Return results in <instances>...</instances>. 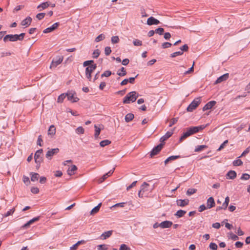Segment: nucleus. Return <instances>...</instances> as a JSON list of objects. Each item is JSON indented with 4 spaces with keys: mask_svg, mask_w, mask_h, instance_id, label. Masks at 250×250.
I'll use <instances>...</instances> for the list:
<instances>
[{
    "mask_svg": "<svg viewBox=\"0 0 250 250\" xmlns=\"http://www.w3.org/2000/svg\"><path fill=\"white\" fill-rule=\"evenodd\" d=\"M94 128H95L94 137L95 138H97L100 133L101 128L98 127L96 125H94Z\"/></svg>",
    "mask_w": 250,
    "mask_h": 250,
    "instance_id": "33",
    "label": "nucleus"
},
{
    "mask_svg": "<svg viewBox=\"0 0 250 250\" xmlns=\"http://www.w3.org/2000/svg\"><path fill=\"white\" fill-rule=\"evenodd\" d=\"M160 23V21L154 18L153 17H150L147 20V24L149 25H157Z\"/></svg>",
    "mask_w": 250,
    "mask_h": 250,
    "instance_id": "14",
    "label": "nucleus"
},
{
    "mask_svg": "<svg viewBox=\"0 0 250 250\" xmlns=\"http://www.w3.org/2000/svg\"><path fill=\"white\" fill-rule=\"evenodd\" d=\"M250 151V147H247L242 153L241 156H240L238 158H240L241 157L244 156L247 154L249 153Z\"/></svg>",
    "mask_w": 250,
    "mask_h": 250,
    "instance_id": "59",
    "label": "nucleus"
},
{
    "mask_svg": "<svg viewBox=\"0 0 250 250\" xmlns=\"http://www.w3.org/2000/svg\"><path fill=\"white\" fill-rule=\"evenodd\" d=\"M25 36V33H22L20 35L15 34L12 35L10 34V42H16L18 40L22 41Z\"/></svg>",
    "mask_w": 250,
    "mask_h": 250,
    "instance_id": "7",
    "label": "nucleus"
},
{
    "mask_svg": "<svg viewBox=\"0 0 250 250\" xmlns=\"http://www.w3.org/2000/svg\"><path fill=\"white\" fill-rule=\"evenodd\" d=\"M181 158V156L180 155H173V156H171L169 157H168V160H169V161H172V160H174L175 159H178V158Z\"/></svg>",
    "mask_w": 250,
    "mask_h": 250,
    "instance_id": "63",
    "label": "nucleus"
},
{
    "mask_svg": "<svg viewBox=\"0 0 250 250\" xmlns=\"http://www.w3.org/2000/svg\"><path fill=\"white\" fill-rule=\"evenodd\" d=\"M181 50L183 51H188V47L187 44H184L182 47L180 48Z\"/></svg>",
    "mask_w": 250,
    "mask_h": 250,
    "instance_id": "64",
    "label": "nucleus"
},
{
    "mask_svg": "<svg viewBox=\"0 0 250 250\" xmlns=\"http://www.w3.org/2000/svg\"><path fill=\"white\" fill-rule=\"evenodd\" d=\"M112 234V230L105 231L101 235V237H103V239H106V238H109Z\"/></svg>",
    "mask_w": 250,
    "mask_h": 250,
    "instance_id": "25",
    "label": "nucleus"
},
{
    "mask_svg": "<svg viewBox=\"0 0 250 250\" xmlns=\"http://www.w3.org/2000/svg\"><path fill=\"white\" fill-rule=\"evenodd\" d=\"M49 2H45L42 3L38 6V8L42 7V9H44L47 7L49 5Z\"/></svg>",
    "mask_w": 250,
    "mask_h": 250,
    "instance_id": "45",
    "label": "nucleus"
},
{
    "mask_svg": "<svg viewBox=\"0 0 250 250\" xmlns=\"http://www.w3.org/2000/svg\"><path fill=\"white\" fill-rule=\"evenodd\" d=\"M189 202V201L188 199H185L184 200L178 199V200H177L176 203L178 206L183 207H185V206L188 205Z\"/></svg>",
    "mask_w": 250,
    "mask_h": 250,
    "instance_id": "11",
    "label": "nucleus"
},
{
    "mask_svg": "<svg viewBox=\"0 0 250 250\" xmlns=\"http://www.w3.org/2000/svg\"><path fill=\"white\" fill-rule=\"evenodd\" d=\"M31 191L34 194H37L39 192V189L37 187H32Z\"/></svg>",
    "mask_w": 250,
    "mask_h": 250,
    "instance_id": "62",
    "label": "nucleus"
},
{
    "mask_svg": "<svg viewBox=\"0 0 250 250\" xmlns=\"http://www.w3.org/2000/svg\"><path fill=\"white\" fill-rule=\"evenodd\" d=\"M75 94L76 93L75 92H69L66 93V97H67L68 100L71 101L72 103L77 102L79 100V99L74 96Z\"/></svg>",
    "mask_w": 250,
    "mask_h": 250,
    "instance_id": "9",
    "label": "nucleus"
},
{
    "mask_svg": "<svg viewBox=\"0 0 250 250\" xmlns=\"http://www.w3.org/2000/svg\"><path fill=\"white\" fill-rule=\"evenodd\" d=\"M59 152V149L58 148H52L50 149H49L45 157L46 158H47L49 160H51L52 159V157L55 155L58 154Z\"/></svg>",
    "mask_w": 250,
    "mask_h": 250,
    "instance_id": "6",
    "label": "nucleus"
},
{
    "mask_svg": "<svg viewBox=\"0 0 250 250\" xmlns=\"http://www.w3.org/2000/svg\"><path fill=\"white\" fill-rule=\"evenodd\" d=\"M201 103L200 98L195 99L188 106L187 110L188 112H192L193 110L195 109Z\"/></svg>",
    "mask_w": 250,
    "mask_h": 250,
    "instance_id": "3",
    "label": "nucleus"
},
{
    "mask_svg": "<svg viewBox=\"0 0 250 250\" xmlns=\"http://www.w3.org/2000/svg\"><path fill=\"white\" fill-rule=\"evenodd\" d=\"M215 205V203L214 198L212 197H210L207 200V208L208 209L214 207Z\"/></svg>",
    "mask_w": 250,
    "mask_h": 250,
    "instance_id": "12",
    "label": "nucleus"
},
{
    "mask_svg": "<svg viewBox=\"0 0 250 250\" xmlns=\"http://www.w3.org/2000/svg\"><path fill=\"white\" fill-rule=\"evenodd\" d=\"M43 150L40 149L38 150L34 155V159L35 163L37 164V167H39L41 163L43 161L42 155Z\"/></svg>",
    "mask_w": 250,
    "mask_h": 250,
    "instance_id": "2",
    "label": "nucleus"
},
{
    "mask_svg": "<svg viewBox=\"0 0 250 250\" xmlns=\"http://www.w3.org/2000/svg\"><path fill=\"white\" fill-rule=\"evenodd\" d=\"M100 54V51L99 49H96L93 53V58H97Z\"/></svg>",
    "mask_w": 250,
    "mask_h": 250,
    "instance_id": "47",
    "label": "nucleus"
},
{
    "mask_svg": "<svg viewBox=\"0 0 250 250\" xmlns=\"http://www.w3.org/2000/svg\"><path fill=\"white\" fill-rule=\"evenodd\" d=\"M104 38H105L104 35L101 34L100 35H99L98 37H96L95 41L96 42H99L103 40Z\"/></svg>",
    "mask_w": 250,
    "mask_h": 250,
    "instance_id": "40",
    "label": "nucleus"
},
{
    "mask_svg": "<svg viewBox=\"0 0 250 250\" xmlns=\"http://www.w3.org/2000/svg\"><path fill=\"white\" fill-rule=\"evenodd\" d=\"M31 18L30 17H27L25 19H24L21 21V24L22 26H25L26 27H27L31 24Z\"/></svg>",
    "mask_w": 250,
    "mask_h": 250,
    "instance_id": "22",
    "label": "nucleus"
},
{
    "mask_svg": "<svg viewBox=\"0 0 250 250\" xmlns=\"http://www.w3.org/2000/svg\"><path fill=\"white\" fill-rule=\"evenodd\" d=\"M178 118H172L170 121V124L169 125V127H171L173 125L176 124L178 121Z\"/></svg>",
    "mask_w": 250,
    "mask_h": 250,
    "instance_id": "51",
    "label": "nucleus"
},
{
    "mask_svg": "<svg viewBox=\"0 0 250 250\" xmlns=\"http://www.w3.org/2000/svg\"><path fill=\"white\" fill-rule=\"evenodd\" d=\"M94 71L93 70V69H92L89 66L87 67L85 69V76H86V77L87 78V79L89 80V81H91V73L93 72Z\"/></svg>",
    "mask_w": 250,
    "mask_h": 250,
    "instance_id": "20",
    "label": "nucleus"
},
{
    "mask_svg": "<svg viewBox=\"0 0 250 250\" xmlns=\"http://www.w3.org/2000/svg\"><path fill=\"white\" fill-rule=\"evenodd\" d=\"M111 143V141L109 140H104L102 141L100 143V145L101 147H104Z\"/></svg>",
    "mask_w": 250,
    "mask_h": 250,
    "instance_id": "29",
    "label": "nucleus"
},
{
    "mask_svg": "<svg viewBox=\"0 0 250 250\" xmlns=\"http://www.w3.org/2000/svg\"><path fill=\"white\" fill-rule=\"evenodd\" d=\"M133 43L135 46H141L142 45V42L139 40L135 39L133 41Z\"/></svg>",
    "mask_w": 250,
    "mask_h": 250,
    "instance_id": "44",
    "label": "nucleus"
},
{
    "mask_svg": "<svg viewBox=\"0 0 250 250\" xmlns=\"http://www.w3.org/2000/svg\"><path fill=\"white\" fill-rule=\"evenodd\" d=\"M39 178V174L37 173H32V176L31 177V180L32 182L36 181Z\"/></svg>",
    "mask_w": 250,
    "mask_h": 250,
    "instance_id": "30",
    "label": "nucleus"
},
{
    "mask_svg": "<svg viewBox=\"0 0 250 250\" xmlns=\"http://www.w3.org/2000/svg\"><path fill=\"white\" fill-rule=\"evenodd\" d=\"M173 134V130H172L169 131H167L165 134V135H164L160 138V142H165L166 140H167V139H168L170 137H171Z\"/></svg>",
    "mask_w": 250,
    "mask_h": 250,
    "instance_id": "16",
    "label": "nucleus"
},
{
    "mask_svg": "<svg viewBox=\"0 0 250 250\" xmlns=\"http://www.w3.org/2000/svg\"><path fill=\"white\" fill-rule=\"evenodd\" d=\"M76 132L78 134H83L84 132V129L83 127L79 126L76 128Z\"/></svg>",
    "mask_w": 250,
    "mask_h": 250,
    "instance_id": "43",
    "label": "nucleus"
},
{
    "mask_svg": "<svg viewBox=\"0 0 250 250\" xmlns=\"http://www.w3.org/2000/svg\"><path fill=\"white\" fill-rule=\"evenodd\" d=\"M183 54V52L182 51H177V52H174L173 53H172L171 55H170V57H172V58H174V57H175L177 56H179V55H181Z\"/></svg>",
    "mask_w": 250,
    "mask_h": 250,
    "instance_id": "50",
    "label": "nucleus"
},
{
    "mask_svg": "<svg viewBox=\"0 0 250 250\" xmlns=\"http://www.w3.org/2000/svg\"><path fill=\"white\" fill-rule=\"evenodd\" d=\"M155 33L159 35H162L164 33V29L162 27H159L155 30Z\"/></svg>",
    "mask_w": 250,
    "mask_h": 250,
    "instance_id": "54",
    "label": "nucleus"
},
{
    "mask_svg": "<svg viewBox=\"0 0 250 250\" xmlns=\"http://www.w3.org/2000/svg\"><path fill=\"white\" fill-rule=\"evenodd\" d=\"M84 242V240H81V241H78L75 244H74L72 247H71L70 248V249L71 250H75L77 249V247L81 244H83Z\"/></svg>",
    "mask_w": 250,
    "mask_h": 250,
    "instance_id": "31",
    "label": "nucleus"
},
{
    "mask_svg": "<svg viewBox=\"0 0 250 250\" xmlns=\"http://www.w3.org/2000/svg\"><path fill=\"white\" fill-rule=\"evenodd\" d=\"M77 167L75 165H72L70 168L67 170V174L69 175H72L74 174V172L76 171Z\"/></svg>",
    "mask_w": 250,
    "mask_h": 250,
    "instance_id": "23",
    "label": "nucleus"
},
{
    "mask_svg": "<svg viewBox=\"0 0 250 250\" xmlns=\"http://www.w3.org/2000/svg\"><path fill=\"white\" fill-rule=\"evenodd\" d=\"M66 97V93H62L61 94L58 98L57 102L62 103L63 101L64 98Z\"/></svg>",
    "mask_w": 250,
    "mask_h": 250,
    "instance_id": "32",
    "label": "nucleus"
},
{
    "mask_svg": "<svg viewBox=\"0 0 250 250\" xmlns=\"http://www.w3.org/2000/svg\"><path fill=\"white\" fill-rule=\"evenodd\" d=\"M228 140H227L223 142V143H222V144L220 145V147L218 148L217 151H220L221 149H222L223 148H224V147H225V145H226L227 144H228Z\"/></svg>",
    "mask_w": 250,
    "mask_h": 250,
    "instance_id": "61",
    "label": "nucleus"
},
{
    "mask_svg": "<svg viewBox=\"0 0 250 250\" xmlns=\"http://www.w3.org/2000/svg\"><path fill=\"white\" fill-rule=\"evenodd\" d=\"M149 187V185L146 182H144L141 186V189L138 193L139 197L142 198L144 195H145L146 191H148L149 189L148 188Z\"/></svg>",
    "mask_w": 250,
    "mask_h": 250,
    "instance_id": "5",
    "label": "nucleus"
},
{
    "mask_svg": "<svg viewBox=\"0 0 250 250\" xmlns=\"http://www.w3.org/2000/svg\"><path fill=\"white\" fill-rule=\"evenodd\" d=\"M138 97V94L135 91H132L128 93L126 96L125 97L123 101L124 104H129L130 101L135 102Z\"/></svg>",
    "mask_w": 250,
    "mask_h": 250,
    "instance_id": "1",
    "label": "nucleus"
},
{
    "mask_svg": "<svg viewBox=\"0 0 250 250\" xmlns=\"http://www.w3.org/2000/svg\"><path fill=\"white\" fill-rule=\"evenodd\" d=\"M56 133V128L54 125H51L50 126L48 130V135H54Z\"/></svg>",
    "mask_w": 250,
    "mask_h": 250,
    "instance_id": "26",
    "label": "nucleus"
},
{
    "mask_svg": "<svg viewBox=\"0 0 250 250\" xmlns=\"http://www.w3.org/2000/svg\"><path fill=\"white\" fill-rule=\"evenodd\" d=\"M93 62H94V61L93 60H88V61H85L83 63V66L84 67L88 66V65L90 66V65H91V64L92 63H93Z\"/></svg>",
    "mask_w": 250,
    "mask_h": 250,
    "instance_id": "56",
    "label": "nucleus"
},
{
    "mask_svg": "<svg viewBox=\"0 0 250 250\" xmlns=\"http://www.w3.org/2000/svg\"><path fill=\"white\" fill-rule=\"evenodd\" d=\"M102 203H99L96 207H94L91 211L90 214L93 215L96 213H97L100 207H101Z\"/></svg>",
    "mask_w": 250,
    "mask_h": 250,
    "instance_id": "28",
    "label": "nucleus"
},
{
    "mask_svg": "<svg viewBox=\"0 0 250 250\" xmlns=\"http://www.w3.org/2000/svg\"><path fill=\"white\" fill-rule=\"evenodd\" d=\"M42 135H39L37 140V145L42 146Z\"/></svg>",
    "mask_w": 250,
    "mask_h": 250,
    "instance_id": "60",
    "label": "nucleus"
},
{
    "mask_svg": "<svg viewBox=\"0 0 250 250\" xmlns=\"http://www.w3.org/2000/svg\"><path fill=\"white\" fill-rule=\"evenodd\" d=\"M121 72H119V71L117 72V75L119 76H124L126 74V72L124 67H122L121 69Z\"/></svg>",
    "mask_w": 250,
    "mask_h": 250,
    "instance_id": "39",
    "label": "nucleus"
},
{
    "mask_svg": "<svg viewBox=\"0 0 250 250\" xmlns=\"http://www.w3.org/2000/svg\"><path fill=\"white\" fill-rule=\"evenodd\" d=\"M190 131L191 132L192 134H193L195 133H197L199 131V129L196 126H193L189 127Z\"/></svg>",
    "mask_w": 250,
    "mask_h": 250,
    "instance_id": "42",
    "label": "nucleus"
},
{
    "mask_svg": "<svg viewBox=\"0 0 250 250\" xmlns=\"http://www.w3.org/2000/svg\"><path fill=\"white\" fill-rule=\"evenodd\" d=\"M228 237L234 241L237 240L239 239V237L236 235L233 234L232 232H230L229 234Z\"/></svg>",
    "mask_w": 250,
    "mask_h": 250,
    "instance_id": "34",
    "label": "nucleus"
},
{
    "mask_svg": "<svg viewBox=\"0 0 250 250\" xmlns=\"http://www.w3.org/2000/svg\"><path fill=\"white\" fill-rule=\"evenodd\" d=\"M216 102L215 101H211L208 102L203 108V110L205 111L211 109L215 104Z\"/></svg>",
    "mask_w": 250,
    "mask_h": 250,
    "instance_id": "15",
    "label": "nucleus"
},
{
    "mask_svg": "<svg viewBox=\"0 0 250 250\" xmlns=\"http://www.w3.org/2000/svg\"><path fill=\"white\" fill-rule=\"evenodd\" d=\"M209 247V248L212 250H217L218 248L217 245L214 243H211Z\"/></svg>",
    "mask_w": 250,
    "mask_h": 250,
    "instance_id": "53",
    "label": "nucleus"
},
{
    "mask_svg": "<svg viewBox=\"0 0 250 250\" xmlns=\"http://www.w3.org/2000/svg\"><path fill=\"white\" fill-rule=\"evenodd\" d=\"M98 250H107V247L104 244L100 245L98 246Z\"/></svg>",
    "mask_w": 250,
    "mask_h": 250,
    "instance_id": "58",
    "label": "nucleus"
},
{
    "mask_svg": "<svg viewBox=\"0 0 250 250\" xmlns=\"http://www.w3.org/2000/svg\"><path fill=\"white\" fill-rule=\"evenodd\" d=\"M119 250H130V248L125 244H122L121 245Z\"/></svg>",
    "mask_w": 250,
    "mask_h": 250,
    "instance_id": "57",
    "label": "nucleus"
},
{
    "mask_svg": "<svg viewBox=\"0 0 250 250\" xmlns=\"http://www.w3.org/2000/svg\"><path fill=\"white\" fill-rule=\"evenodd\" d=\"M172 224V222L170 221H165L160 223V227L162 229L169 228Z\"/></svg>",
    "mask_w": 250,
    "mask_h": 250,
    "instance_id": "13",
    "label": "nucleus"
},
{
    "mask_svg": "<svg viewBox=\"0 0 250 250\" xmlns=\"http://www.w3.org/2000/svg\"><path fill=\"white\" fill-rule=\"evenodd\" d=\"M250 178V175L248 173H244L242 174L240 179L243 180H248Z\"/></svg>",
    "mask_w": 250,
    "mask_h": 250,
    "instance_id": "41",
    "label": "nucleus"
},
{
    "mask_svg": "<svg viewBox=\"0 0 250 250\" xmlns=\"http://www.w3.org/2000/svg\"><path fill=\"white\" fill-rule=\"evenodd\" d=\"M192 135L191 132L190 131V129L189 128H188L187 131L184 133H183V135L180 137L179 139V142H181L183 140H185L186 138L188 137V136Z\"/></svg>",
    "mask_w": 250,
    "mask_h": 250,
    "instance_id": "21",
    "label": "nucleus"
},
{
    "mask_svg": "<svg viewBox=\"0 0 250 250\" xmlns=\"http://www.w3.org/2000/svg\"><path fill=\"white\" fill-rule=\"evenodd\" d=\"M194 62H193V64L192 66L188 69V70L184 72L185 75L190 74L193 72L194 71Z\"/></svg>",
    "mask_w": 250,
    "mask_h": 250,
    "instance_id": "52",
    "label": "nucleus"
},
{
    "mask_svg": "<svg viewBox=\"0 0 250 250\" xmlns=\"http://www.w3.org/2000/svg\"><path fill=\"white\" fill-rule=\"evenodd\" d=\"M134 118V115L132 113H128L127 114L125 118V121L126 123H128L131 121Z\"/></svg>",
    "mask_w": 250,
    "mask_h": 250,
    "instance_id": "24",
    "label": "nucleus"
},
{
    "mask_svg": "<svg viewBox=\"0 0 250 250\" xmlns=\"http://www.w3.org/2000/svg\"><path fill=\"white\" fill-rule=\"evenodd\" d=\"M196 191H197L196 189L192 188H189L187 191V194L188 195H191L196 193Z\"/></svg>",
    "mask_w": 250,
    "mask_h": 250,
    "instance_id": "36",
    "label": "nucleus"
},
{
    "mask_svg": "<svg viewBox=\"0 0 250 250\" xmlns=\"http://www.w3.org/2000/svg\"><path fill=\"white\" fill-rule=\"evenodd\" d=\"M63 60V57L62 56H57L53 59L50 66V68L56 67L58 65L61 64Z\"/></svg>",
    "mask_w": 250,
    "mask_h": 250,
    "instance_id": "4",
    "label": "nucleus"
},
{
    "mask_svg": "<svg viewBox=\"0 0 250 250\" xmlns=\"http://www.w3.org/2000/svg\"><path fill=\"white\" fill-rule=\"evenodd\" d=\"M15 210V208H13L12 209H10V210L8 211L6 213L3 215V217H6L8 216H10L11 215H12L13 213L14 212Z\"/></svg>",
    "mask_w": 250,
    "mask_h": 250,
    "instance_id": "38",
    "label": "nucleus"
},
{
    "mask_svg": "<svg viewBox=\"0 0 250 250\" xmlns=\"http://www.w3.org/2000/svg\"><path fill=\"white\" fill-rule=\"evenodd\" d=\"M111 52V48L109 46H106L104 48V53L106 56H109Z\"/></svg>",
    "mask_w": 250,
    "mask_h": 250,
    "instance_id": "46",
    "label": "nucleus"
},
{
    "mask_svg": "<svg viewBox=\"0 0 250 250\" xmlns=\"http://www.w3.org/2000/svg\"><path fill=\"white\" fill-rule=\"evenodd\" d=\"M243 165V162L240 159L234 160L233 162V165L234 166H240Z\"/></svg>",
    "mask_w": 250,
    "mask_h": 250,
    "instance_id": "37",
    "label": "nucleus"
},
{
    "mask_svg": "<svg viewBox=\"0 0 250 250\" xmlns=\"http://www.w3.org/2000/svg\"><path fill=\"white\" fill-rule=\"evenodd\" d=\"M207 148V146L206 145L198 146L195 149V152H199L202 150L204 148Z\"/></svg>",
    "mask_w": 250,
    "mask_h": 250,
    "instance_id": "35",
    "label": "nucleus"
},
{
    "mask_svg": "<svg viewBox=\"0 0 250 250\" xmlns=\"http://www.w3.org/2000/svg\"><path fill=\"white\" fill-rule=\"evenodd\" d=\"M40 219V217L38 216L36 217H35L31 220H29L28 222H27L26 223H25L23 226H22V228H27L33 223L38 221Z\"/></svg>",
    "mask_w": 250,
    "mask_h": 250,
    "instance_id": "18",
    "label": "nucleus"
},
{
    "mask_svg": "<svg viewBox=\"0 0 250 250\" xmlns=\"http://www.w3.org/2000/svg\"><path fill=\"white\" fill-rule=\"evenodd\" d=\"M229 73H226L219 77L215 82V84H217L221 83L222 82L226 81L229 78Z\"/></svg>",
    "mask_w": 250,
    "mask_h": 250,
    "instance_id": "17",
    "label": "nucleus"
},
{
    "mask_svg": "<svg viewBox=\"0 0 250 250\" xmlns=\"http://www.w3.org/2000/svg\"><path fill=\"white\" fill-rule=\"evenodd\" d=\"M236 172L234 170H229L226 175L227 179H234L236 177Z\"/></svg>",
    "mask_w": 250,
    "mask_h": 250,
    "instance_id": "19",
    "label": "nucleus"
},
{
    "mask_svg": "<svg viewBox=\"0 0 250 250\" xmlns=\"http://www.w3.org/2000/svg\"><path fill=\"white\" fill-rule=\"evenodd\" d=\"M119 42V37L117 36H113L111 38V42L112 43H117Z\"/></svg>",
    "mask_w": 250,
    "mask_h": 250,
    "instance_id": "49",
    "label": "nucleus"
},
{
    "mask_svg": "<svg viewBox=\"0 0 250 250\" xmlns=\"http://www.w3.org/2000/svg\"><path fill=\"white\" fill-rule=\"evenodd\" d=\"M59 25V22H56V23H54L53 25H52L50 27H49L45 29L43 31V33H45V34H47V33L52 32L58 28Z\"/></svg>",
    "mask_w": 250,
    "mask_h": 250,
    "instance_id": "10",
    "label": "nucleus"
},
{
    "mask_svg": "<svg viewBox=\"0 0 250 250\" xmlns=\"http://www.w3.org/2000/svg\"><path fill=\"white\" fill-rule=\"evenodd\" d=\"M164 144L162 143L154 147L151 150L150 153V156L152 158L154 156L157 155L163 147Z\"/></svg>",
    "mask_w": 250,
    "mask_h": 250,
    "instance_id": "8",
    "label": "nucleus"
},
{
    "mask_svg": "<svg viewBox=\"0 0 250 250\" xmlns=\"http://www.w3.org/2000/svg\"><path fill=\"white\" fill-rule=\"evenodd\" d=\"M111 75V72L110 70H107L104 72L102 75L101 77H108Z\"/></svg>",
    "mask_w": 250,
    "mask_h": 250,
    "instance_id": "48",
    "label": "nucleus"
},
{
    "mask_svg": "<svg viewBox=\"0 0 250 250\" xmlns=\"http://www.w3.org/2000/svg\"><path fill=\"white\" fill-rule=\"evenodd\" d=\"M172 44L168 42H166L162 44V46L163 48H167L171 47Z\"/></svg>",
    "mask_w": 250,
    "mask_h": 250,
    "instance_id": "55",
    "label": "nucleus"
},
{
    "mask_svg": "<svg viewBox=\"0 0 250 250\" xmlns=\"http://www.w3.org/2000/svg\"><path fill=\"white\" fill-rule=\"evenodd\" d=\"M186 212H187L185 210L180 209L176 212V213L175 214V215L177 218H181V217L184 216V215L186 213Z\"/></svg>",
    "mask_w": 250,
    "mask_h": 250,
    "instance_id": "27",
    "label": "nucleus"
}]
</instances>
